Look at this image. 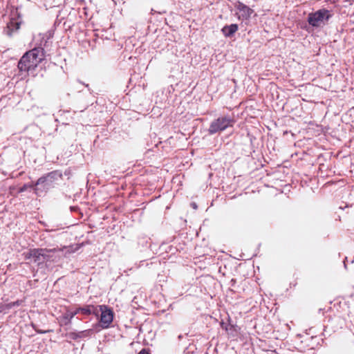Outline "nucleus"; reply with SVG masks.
I'll return each mask as SVG.
<instances>
[{"label": "nucleus", "mask_w": 354, "mask_h": 354, "mask_svg": "<svg viewBox=\"0 0 354 354\" xmlns=\"http://www.w3.org/2000/svg\"><path fill=\"white\" fill-rule=\"evenodd\" d=\"M77 309H76L74 311L68 310L62 317V322L66 325L71 323V319L77 315L78 314Z\"/></svg>", "instance_id": "ddd939ff"}, {"label": "nucleus", "mask_w": 354, "mask_h": 354, "mask_svg": "<svg viewBox=\"0 0 354 354\" xmlns=\"http://www.w3.org/2000/svg\"><path fill=\"white\" fill-rule=\"evenodd\" d=\"M235 7L241 12V15L238 16L239 20L248 21L254 12L253 9L239 1H237Z\"/></svg>", "instance_id": "0eeeda50"}, {"label": "nucleus", "mask_w": 354, "mask_h": 354, "mask_svg": "<svg viewBox=\"0 0 354 354\" xmlns=\"http://www.w3.org/2000/svg\"><path fill=\"white\" fill-rule=\"evenodd\" d=\"M347 2H354V0H346Z\"/></svg>", "instance_id": "6ab92c4d"}, {"label": "nucleus", "mask_w": 354, "mask_h": 354, "mask_svg": "<svg viewBox=\"0 0 354 354\" xmlns=\"http://www.w3.org/2000/svg\"><path fill=\"white\" fill-rule=\"evenodd\" d=\"M56 251L55 248L51 250L46 248L32 249L24 253V255L26 259L39 265L44 261H50L53 257V254Z\"/></svg>", "instance_id": "7ed1b4c3"}, {"label": "nucleus", "mask_w": 354, "mask_h": 354, "mask_svg": "<svg viewBox=\"0 0 354 354\" xmlns=\"http://www.w3.org/2000/svg\"><path fill=\"white\" fill-rule=\"evenodd\" d=\"M38 333H44V331H38Z\"/></svg>", "instance_id": "aec40b11"}, {"label": "nucleus", "mask_w": 354, "mask_h": 354, "mask_svg": "<svg viewBox=\"0 0 354 354\" xmlns=\"http://www.w3.org/2000/svg\"><path fill=\"white\" fill-rule=\"evenodd\" d=\"M100 312V324L102 328H108L113 320V312L111 308L105 305L98 306Z\"/></svg>", "instance_id": "423d86ee"}, {"label": "nucleus", "mask_w": 354, "mask_h": 354, "mask_svg": "<svg viewBox=\"0 0 354 354\" xmlns=\"http://www.w3.org/2000/svg\"><path fill=\"white\" fill-rule=\"evenodd\" d=\"M140 32L135 31L134 35L128 37V39L126 42H129L130 44H135L136 42L140 43V44H144L146 42L145 37L141 36Z\"/></svg>", "instance_id": "9b49d317"}, {"label": "nucleus", "mask_w": 354, "mask_h": 354, "mask_svg": "<svg viewBox=\"0 0 354 354\" xmlns=\"http://www.w3.org/2000/svg\"><path fill=\"white\" fill-rule=\"evenodd\" d=\"M136 28L134 26H131L129 28V34H131L133 32V30L135 29Z\"/></svg>", "instance_id": "f3484780"}, {"label": "nucleus", "mask_w": 354, "mask_h": 354, "mask_svg": "<svg viewBox=\"0 0 354 354\" xmlns=\"http://www.w3.org/2000/svg\"><path fill=\"white\" fill-rule=\"evenodd\" d=\"M78 313H81L84 315H95L96 316H98L99 315V310L98 306H94L93 305H87L82 308H77Z\"/></svg>", "instance_id": "9d476101"}, {"label": "nucleus", "mask_w": 354, "mask_h": 354, "mask_svg": "<svg viewBox=\"0 0 354 354\" xmlns=\"http://www.w3.org/2000/svg\"><path fill=\"white\" fill-rule=\"evenodd\" d=\"M238 29H239L238 24H232L230 25L224 26L221 29V32L225 37H231L238 30Z\"/></svg>", "instance_id": "1a4fd4ad"}, {"label": "nucleus", "mask_w": 354, "mask_h": 354, "mask_svg": "<svg viewBox=\"0 0 354 354\" xmlns=\"http://www.w3.org/2000/svg\"><path fill=\"white\" fill-rule=\"evenodd\" d=\"M332 15L330 11L326 8L319 9L308 15L307 21L310 26L319 28L328 24Z\"/></svg>", "instance_id": "20e7f679"}, {"label": "nucleus", "mask_w": 354, "mask_h": 354, "mask_svg": "<svg viewBox=\"0 0 354 354\" xmlns=\"http://www.w3.org/2000/svg\"><path fill=\"white\" fill-rule=\"evenodd\" d=\"M93 333L92 329L85 330L77 333H69V337L73 339H77L91 335Z\"/></svg>", "instance_id": "f8f14e48"}, {"label": "nucleus", "mask_w": 354, "mask_h": 354, "mask_svg": "<svg viewBox=\"0 0 354 354\" xmlns=\"http://www.w3.org/2000/svg\"><path fill=\"white\" fill-rule=\"evenodd\" d=\"M43 59V48L41 46H37L22 56L18 63V68L21 72L33 71Z\"/></svg>", "instance_id": "f257e3e1"}, {"label": "nucleus", "mask_w": 354, "mask_h": 354, "mask_svg": "<svg viewBox=\"0 0 354 354\" xmlns=\"http://www.w3.org/2000/svg\"><path fill=\"white\" fill-rule=\"evenodd\" d=\"M62 178V174L57 170L53 171L41 176L35 183L34 193L37 196L46 194L51 188L54 187L56 182Z\"/></svg>", "instance_id": "f03ea898"}, {"label": "nucleus", "mask_w": 354, "mask_h": 354, "mask_svg": "<svg viewBox=\"0 0 354 354\" xmlns=\"http://www.w3.org/2000/svg\"><path fill=\"white\" fill-rule=\"evenodd\" d=\"M234 123L233 118L229 115H223L212 122L208 131L209 134H214L225 130L227 127H232Z\"/></svg>", "instance_id": "39448f33"}, {"label": "nucleus", "mask_w": 354, "mask_h": 354, "mask_svg": "<svg viewBox=\"0 0 354 354\" xmlns=\"http://www.w3.org/2000/svg\"><path fill=\"white\" fill-rule=\"evenodd\" d=\"M19 27L20 23L13 20L10 21L7 25V28L10 32L17 31Z\"/></svg>", "instance_id": "4468645a"}, {"label": "nucleus", "mask_w": 354, "mask_h": 354, "mask_svg": "<svg viewBox=\"0 0 354 354\" xmlns=\"http://www.w3.org/2000/svg\"><path fill=\"white\" fill-rule=\"evenodd\" d=\"M192 207L194 208V209H196L197 208V205L195 203H193L191 204Z\"/></svg>", "instance_id": "a211bd4d"}, {"label": "nucleus", "mask_w": 354, "mask_h": 354, "mask_svg": "<svg viewBox=\"0 0 354 354\" xmlns=\"http://www.w3.org/2000/svg\"><path fill=\"white\" fill-rule=\"evenodd\" d=\"M53 35L54 30L53 29L48 30L46 33L34 35L32 43L33 44H47L52 43V41H50V39L53 37Z\"/></svg>", "instance_id": "6e6552de"}, {"label": "nucleus", "mask_w": 354, "mask_h": 354, "mask_svg": "<svg viewBox=\"0 0 354 354\" xmlns=\"http://www.w3.org/2000/svg\"><path fill=\"white\" fill-rule=\"evenodd\" d=\"M138 354H149V353L147 349L143 348Z\"/></svg>", "instance_id": "dca6fc26"}, {"label": "nucleus", "mask_w": 354, "mask_h": 354, "mask_svg": "<svg viewBox=\"0 0 354 354\" xmlns=\"http://www.w3.org/2000/svg\"><path fill=\"white\" fill-rule=\"evenodd\" d=\"M35 187V183H29V184H24L21 187L19 188V192L21 193L25 191H26L29 188H34Z\"/></svg>", "instance_id": "2eb2a0df"}]
</instances>
